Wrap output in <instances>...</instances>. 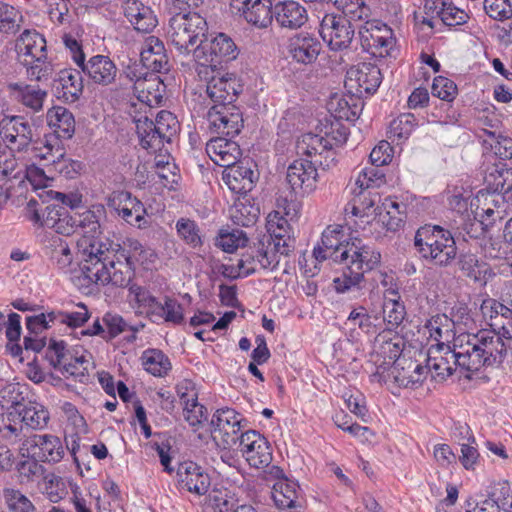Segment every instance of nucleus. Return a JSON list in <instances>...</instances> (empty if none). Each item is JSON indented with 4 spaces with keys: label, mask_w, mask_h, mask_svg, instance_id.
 <instances>
[{
    "label": "nucleus",
    "mask_w": 512,
    "mask_h": 512,
    "mask_svg": "<svg viewBox=\"0 0 512 512\" xmlns=\"http://www.w3.org/2000/svg\"><path fill=\"white\" fill-rule=\"evenodd\" d=\"M142 66L152 73L168 72L169 60L164 43L155 36H149L140 51Z\"/></svg>",
    "instance_id": "obj_26"
},
{
    "label": "nucleus",
    "mask_w": 512,
    "mask_h": 512,
    "mask_svg": "<svg viewBox=\"0 0 512 512\" xmlns=\"http://www.w3.org/2000/svg\"><path fill=\"white\" fill-rule=\"evenodd\" d=\"M3 497L10 512H34L35 507L32 502L19 490L5 488Z\"/></svg>",
    "instance_id": "obj_62"
},
{
    "label": "nucleus",
    "mask_w": 512,
    "mask_h": 512,
    "mask_svg": "<svg viewBox=\"0 0 512 512\" xmlns=\"http://www.w3.org/2000/svg\"><path fill=\"white\" fill-rule=\"evenodd\" d=\"M239 449L253 468H265L272 462V448L269 441L255 430L241 433Z\"/></svg>",
    "instance_id": "obj_13"
},
{
    "label": "nucleus",
    "mask_w": 512,
    "mask_h": 512,
    "mask_svg": "<svg viewBox=\"0 0 512 512\" xmlns=\"http://www.w3.org/2000/svg\"><path fill=\"white\" fill-rule=\"evenodd\" d=\"M344 265L342 275L333 280L334 289L337 293H346L353 288H359L360 283L364 280L361 271L355 270L349 263Z\"/></svg>",
    "instance_id": "obj_56"
},
{
    "label": "nucleus",
    "mask_w": 512,
    "mask_h": 512,
    "mask_svg": "<svg viewBox=\"0 0 512 512\" xmlns=\"http://www.w3.org/2000/svg\"><path fill=\"white\" fill-rule=\"evenodd\" d=\"M150 320L156 324L182 325L185 322L184 308L176 298L164 296L163 301L151 311Z\"/></svg>",
    "instance_id": "obj_35"
},
{
    "label": "nucleus",
    "mask_w": 512,
    "mask_h": 512,
    "mask_svg": "<svg viewBox=\"0 0 512 512\" xmlns=\"http://www.w3.org/2000/svg\"><path fill=\"white\" fill-rule=\"evenodd\" d=\"M293 249L289 242L283 241V243H280L279 241H275L271 243L267 241L265 248L263 243L262 248L256 249L258 265L262 269L274 270L279 264L280 255L288 256Z\"/></svg>",
    "instance_id": "obj_44"
},
{
    "label": "nucleus",
    "mask_w": 512,
    "mask_h": 512,
    "mask_svg": "<svg viewBox=\"0 0 512 512\" xmlns=\"http://www.w3.org/2000/svg\"><path fill=\"white\" fill-rule=\"evenodd\" d=\"M207 152L213 153L211 159L219 166L229 169L236 163L240 156V148L236 142L224 137L210 140L207 144Z\"/></svg>",
    "instance_id": "obj_37"
},
{
    "label": "nucleus",
    "mask_w": 512,
    "mask_h": 512,
    "mask_svg": "<svg viewBox=\"0 0 512 512\" xmlns=\"http://www.w3.org/2000/svg\"><path fill=\"white\" fill-rule=\"evenodd\" d=\"M383 312L385 314L384 320L390 331L396 329L403 322L406 315L404 304L392 297L384 301Z\"/></svg>",
    "instance_id": "obj_61"
},
{
    "label": "nucleus",
    "mask_w": 512,
    "mask_h": 512,
    "mask_svg": "<svg viewBox=\"0 0 512 512\" xmlns=\"http://www.w3.org/2000/svg\"><path fill=\"white\" fill-rule=\"evenodd\" d=\"M348 130L340 122L326 125L319 134L306 133L297 141L296 151L299 156L320 157L316 161L323 170L329 169L335 162V148L344 145L348 139Z\"/></svg>",
    "instance_id": "obj_3"
},
{
    "label": "nucleus",
    "mask_w": 512,
    "mask_h": 512,
    "mask_svg": "<svg viewBox=\"0 0 512 512\" xmlns=\"http://www.w3.org/2000/svg\"><path fill=\"white\" fill-rule=\"evenodd\" d=\"M112 242L95 239L83 250L81 264L84 280L97 285L128 287L135 275V266L111 251Z\"/></svg>",
    "instance_id": "obj_1"
},
{
    "label": "nucleus",
    "mask_w": 512,
    "mask_h": 512,
    "mask_svg": "<svg viewBox=\"0 0 512 512\" xmlns=\"http://www.w3.org/2000/svg\"><path fill=\"white\" fill-rule=\"evenodd\" d=\"M487 499L493 500L500 510H512V489L507 481L495 483L488 493Z\"/></svg>",
    "instance_id": "obj_64"
},
{
    "label": "nucleus",
    "mask_w": 512,
    "mask_h": 512,
    "mask_svg": "<svg viewBox=\"0 0 512 512\" xmlns=\"http://www.w3.org/2000/svg\"><path fill=\"white\" fill-rule=\"evenodd\" d=\"M52 315H55V311L26 317L27 335L23 339L25 350L41 352L47 346L48 336L43 333L50 329H53V333L58 330L56 320L52 318Z\"/></svg>",
    "instance_id": "obj_17"
},
{
    "label": "nucleus",
    "mask_w": 512,
    "mask_h": 512,
    "mask_svg": "<svg viewBox=\"0 0 512 512\" xmlns=\"http://www.w3.org/2000/svg\"><path fill=\"white\" fill-rule=\"evenodd\" d=\"M369 27L359 31L363 49L374 56H391L396 45L393 30L381 22L368 23Z\"/></svg>",
    "instance_id": "obj_14"
},
{
    "label": "nucleus",
    "mask_w": 512,
    "mask_h": 512,
    "mask_svg": "<svg viewBox=\"0 0 512 512\" xmlns=\"http://www.w3.org/2000/svg\"><path fill=\"white\" fill-rule=\"evenodd\" d=\"M414 246L421 258L438 266L449 265L457 255L453 235L438 225L420 227L414 237Z\"/></svg>",
    "instance_id": "obj_5"
},
{
    "label": "nucleus",
    "mask_w": 512,
    "mask_h": 512,
    "mask_svg": "<svg viewBox=\"0 0 512 512\" xmlns=\"http://www.w3.org/2000/svg\"><path fill=\"white\" fill-rule=\"evenodd\" d=\"M170 16L167 35L171 44L181 54L195 51V45L205 37L207 22L198 12L185 8L166 7Z\"/></svg>",
    "instance_id": "obj_4"
},
{
    "label": "nucleus",
    "mask_w": 512,
    "mask_h": 512,
    "mask_svg": "<svg viewBox=\"0 0 512 512\" xmlns=\"http://www.w3.org/2000/svg\"><path fill=\"white\" fill-rule=\"evenodd\" d=\"M491 228L492 222H485L484 220H479L476 217H467L459 229L461 230L460 233L463 235L464 240L467 241V238H469L480 242L487 234H489Z\"/></svg>",
    "instance_id": "obj_58"
},
{
    "label": "nucleus",
    "mask_w": 512,
    "mask_h": 512,
    "mask_svg": "<svg viewBox=\"0 0 512 512\" xmlns=\"http://www.w3.org/2000/svg\"><path fill=\"white\" fill-rule=\"evenodd\" d=\"M382 82L381 70L377 65L361 63L347 71L345 87L356 94H372L376 92Z\"/></svg>",
    "instance_id": "obj_20"
},
{
    "label": "nucleus",
    "mask_w": 512,
    "mask_h": 512,
    "mask_svg": "<svg viewBox=\"0 0 512 512\" xmlns=\"http://www.w3.org/2000/svg\"><path fill=\"white\" fill-rule=\"evenodd\" d=\"M48 126L53 130L56 140L71 139L75 133V119L67 108L55 106L48 110Z\"/></svg>",
    "instance_id": "obj_39"
},
{
    "label": "nucleus",
    "mask_w": 512,
    "mask_h": 512,
    "mask_svg": "<svg viewBox=\"0 0 512 512\" xmlns=\"http://www.w3.org/2000/svg\"><path fill=\"white\" fill-rule=\"evenodd\" d=\"M319 33L331 50L339 51L349 47L355 30L345 16L327 13L320 22Z\"/></svg>",
    "instance_id": "obj_9"
},
{
    "label": "nucleus",
    "mask_w": 512,
    "mask_h": 512,
    "mask_svg": "<svg viewBox=\"0 0 512 512\" xmlns=\"http://www.w3.org/2000/svg\"><path fill=\"white\" fill-rule=\"evenodd\" d=\"M164 91L165 85L160 77L157 73L150 72L148 77H144V81H140L135 86V93L140 102V110L144 109L147 113H153L152 108L162 103Z\"/></svg>",
    "instance_id": "obj_29"
},
{
    "label": "nucleus",
    "mask_w": 512,
    "mask_h": 512,
    "mask_svg": "<svg viewBox=\"0 0 512 512\" xmlns=\"http://www.w3.org/2000/svg\"><path fill=\"white\" fill-rule=\"evenodd\" d=\"M20 166L12 151L0 153V182L16 187Z\"/></svg>",
    "instance_id": "obj_53"
},
{
    "label": "nucleus",
    "mask_w": 512,
    "mask_h": 512,
    "mask_svg": "<svg viewBox=\"0 0 512 512\" xmlns=\"http://www.w3.org/2000/svg\"><path fill=\"white\" fill-rule=\"evenodd\" d=\"M111 251L115 252L135 266L136 262H143L147 258L148 250L136 239L127 238L123 244L112 243Z\"/></svg>",
    "instance_id": "obj_49"
},
{
    "label": "nucleus",
    "mask_w": 512,
    "mask_h": 512,
    "mask_svg": "<svg viewBox=\"0 0 512 512\" xmlns=\"http://www.w3.org/2000/svg\"><path fill=\"white\" fill-rule=\"evenodd\" d=\"M22 457H31L41 462L57 463L64 454L65 448L59 437L54 435H32L19 447Z\"/></svg>",
    "instance_id": "obj_8"
},
{
    "label": "nucleus",
    "mask_w": 512,
    "mask_h": 512,
    "mask_svg": "<svg viewBox=\"0 0 512 512\" xmlns=\"http://www.w3.org/2000/svg\"><path fill=\"white\" fill-rule=\"evenodd\" d=\"M370 361L375 365V377L379 381L393 382L399 387L416 388L423 382L428 374V368L423 367L410 354H369Z\"/></svg>",
    "instance_id": "obj_2"
},
{
    "label": "nucleus",
    "mask_w": 512,
    "mask_h": 512,
    "mask_svg": "<svg viewBox=\"0 0 512 512\" xmlns=\"http://www.w3.org/2000/svg\"><path fill=\"white\" fill-rule=\"evenodd\" d=\"M417 119L412 113H402L389 125L388 137L392 141L406 140L417 126Z\"/></svg>",
    "instance_id": "obj_51"
},
{
    "label": "nucleus",
    "mask_w": 512,
    "mask_h": 512,
    "mask_svg": "<svg viewBox=\"0 0 512 512\" xmlns=\"http://www.w3.org/2000/svg\"><path fill=\"white\" fill-rule=\"evenodd\" d=\"M81 71L97 85L108 86L117 76L116 64L106 55H94L80 67Z\"/></svg>",
    "instance_id": "obj_28"
},
{
    "label": "nucleus",
    "mask_w": 512,
    "mask_h": 512,
    "mask_svg": "<svg viewBox=\"0 0 512 512\" xmlns=\"http://www.w3.org/2000/svg\"><path fill=\"white\" fill-rule=\"evenodd\" d=\"M507 243L503 242L500 237H493L487 234L480 242H478L480 252L486 259L502 260L508 255Z\"/></svg>",
    "instance_id": "obj_55"
},
{
    "label": "nucleus",
    "mask_w": 512,
    "mask_h": 512,
    "mask_svg": "<svg viewBox=\"0 0 512 512\" xmlns=\"http://www.w3.org/2000/svg\"><path fill=\"white\" fill-rule=\"evenodd\" d=\"M376 210L382 217V221L386 224L388 230L396 231L405 222L407 206L398 202L396 197H386Z\"/></svg>",
    "instance_id": "obj_42"
},
{
    "label": "nucleus",
    "mask_w": 512,
    "mask_h": 512,
    "mask_svg": "<svg viewBox=\"0 0 512 512\" xmlns=\"http://www.w3.org/2000/svg\"><path fill=\"white\" fill-rule=\"evenodd\" d=\"M206 118L213 133L229 138L238 135L243 127L242 113L235 106L212 105L206 113Z\"/></svg>",
    "instance_id": "obj_16"
},
{
    "label": "nucleus",
    "mask_w": 512,
    "mask_h": 512,
    "mask_svg": "<svg viewBox=\"0 0 512 512\" xmlns=\"http://www.w3.org/2000/svg\"><path fill=\"white\" fill-rule=\"evenodd\" d=\"M23 426L33 430H42L47 427L50 420L48 409L38 402L29 401L19 409Z\"/></svg>",
    "instance_id": "obj_45"
},
{
    "label": "nucleus",
    "mask_w": 512,
    "mask_h": 512,
    "mask_svg": "<svg viewBox=\"0 0 512 512\" xmlns=\"http://www.w3.org/2000/svg\"><path fill=\"white\" fill-rule=\"evenodd\" d=\"M153 122L156 125L159 135H161L162 139L167 143H170L172 138L176 136L179 131V122L169 111L161 110L158 112Z\"/></svg>",
    "instance_id": "obj_54"
},
{
    "label": "nucleus",
    "mask_w": 512,
    "mask_h": 512,
    "mask_svg": "<svg viewBox=\"0 0 512 512\" xmlns=\"http://www.w3.org/2000/svg\"><path fill=\"white\" fill-rule=\"evenodd\" d=\"M81 72L72 68L61 70L52 83L54 95L66 103L76 102L84 88Z\"/></svg>",
    "instance_id": "obj_24"
},
{
    "label": "nucleus",
    "mask_w": 512,
    "mask_h": 512,
    "mask_svg": "<svg viewBox=\"0 0 512 512\" xmlns=\"http://www.w3.org/2000/svg\"><path fill=\"white\" fill-rule=\"evenodd\" d=\"M179 237L190 247L199 248L203 245L202 234L197 223L188 218H180L176 222Z\"/></svg>",
    "instance_id": "obj_52"
},
{
    "label": "nucleus",
    "mask_w": 512,
    "mask_h": 512,
    "mask_svg": "<svg viewBox=\"0 0 512 512\" xmlns=\"http://www.w3.org/2000/svg\"><path fill=\"white\" fill-rule=\"evenodd\" d=\"M447 322L448 316L446 314L435 315L428 321L426 326L430 330V338L436 342L431 345V348L435 346L438 350L447 348L448 352H455L457 345L454 335L451 334L452 331L450 329H442V326L446 325Z\"/></svg>",
    "instance_id": "obj_43"
},
{
    "label": "nucleus",
    "mask_w": 512,
    "mask_h": 512,
    "mask_svg": "<svg viewBox=\"0 0 512 512\" xmlns=\"http://www.w3.org/2000/svg\"><path fill=\"white\" fill-rule=\"evenodd\" d=\"M107 207L131 226L145 228L148 225L145 206L130 192L120 191L112 194L107 200Z\"/></svg>",
    "instance_id": "obj_12"
},
{
    "label": "nucleus",
    "mask_w": 512,
    "mask_h": 512,
    "mask_svg": "<svg viewBox=\"0 0 512 512\" xmlns=\"http://www.w3.org/2000/svg\"><path fill=\"white\" fill-rule=\"evenodd\" d=\"M273 20L282 29L296 30L308 21V12L297 1H279L274 5Z\"/></svg>",
    "instance_id": "obj_27"
},
{
    "label": "nucleus",
    "mask_w": 512,
    "mask_h": 512,
    "mask_svg": "<svg viewBox=\"0 0 512 512\" xmlns=\"http://www.w3.org/2000/svg\"><path fill=\"white\" fill-rule=\"evenodd\" d=\"M201 51L205 55V61L197 69L201 79H207V75L214 73L218 65L237 57V46L231 37L225 33H218L210 41L200 40L195 52Z\"/></svg>",
    "instance_id": "obj_6"
},
{
    "label": "nucleus",
    "mask_w": 512,
    "mask_h": 512,
    "mask_svg": "<svg viewBox=\"0 0 512 512\" xmlns=\"http://www.w3.org/2000/svg\"><path fill=\"white\" fill-rule=\"evenodd\" d=\"M342 234L339 230H325L322 233L321 243L314 248L313 255L316 260L332 259L336 263H343L341 253L346 250V242L341 241Z\"/></svg>",
    "instance_id": "obj_38"
},
{
    "label": "nucleus",
    "mask_w": 512,
    "mask_h": 512,
    "mask_svg": "<svg viewBox=\"0 0 512 512\" xmlns=\"http://www.w3.org/2000/svg\"><path fill=\"white\" fill-rule=\"evenodd\" d=\"M241 415L232 408L218 409L211 420L212 438L222 449H230L240 441Z\"/></svg>",
    "instance_id": "obj_7"
},
{
    "label": "nucleus",
    "mask_w": 512,
    "mask_h": 512,
    "mask_svg": "<svg viewBox=\"0 0 512 512\" xmlns=\"http://www.w3.org/2000/svg\"><path fill=\"white\" fill-rule=\"evenodd\" d=\"M223 180L232 192L247 194L254 187L257 173L250 167L248 161H239L227 169L223 175Z\"/></svg>",
    "instance_id": "obj_31"
},
{
    "label": "nucleus",
    "mask_w": 512,
    "mask_h": 512,
    "mask_svg": "<svg viewBox=\"0 0 512 512\" xmlns=\"http://www.w3.org/2000/svg\"><path fill=\"white\" fill-rule=\"evenodd\" d=\"M340 257L343 260L342 264L349 263L363 275L375 269L381 261L380 252L370 245L363 244L358 238L352 242H346V250H343Z\"/></svg>",
    "instance_id": "obj_18"
},
{
    "label": "nucleus",
    "mask_w": 512,
    "mask_h": 512,
    "mask_svg": "<svg viewBox=\"0 0 512 512\" xmlns=\"http://www.w3.org/2000/svg\"><path fill=\"white\" fill-rule=\"evenodd\" d=\"M480 311L483 318L488 321V325L494 334L497 335L498 342L500 337L512 338V311L506 308V304L488 298L483 300Z\"/></svg>",
    "instance_id": "obj_19"
},
{
    "label": "nucleus",
    "mask_w": 512,
    "mask_h": 512,
    "mask_svg": "<svg viewBox=\"0 0 512 512\" xmlns=\"http://www.w3.org/2000/svg\"><path fill=\"white\" fill-rule=\"evenodd\" d=\"M247 241L245 233L240 229H233L231 232L221 230L215 244L224 252L233 253L239 247L245 246Z\"/></svg>",
    "instance_id": "obj_60"
},
{
    "label": "nucleus",
    "mask_w": 512,
    "mask_h": 512,
    "mask_svg": "<svg viewBox=\"0 0 512 512\" xmlns=\"http://www.w3.org/2000/svg\"><path fill=\"white\" fill-rule=\"evenodd\" d=\"M103 205H94L92 209L85 210L82 213H74L76 222V231L81 230L84 234L95 238L100 233V217L104 215Z\"/></svg>",
    "instance_id": "obj_46"
},
{
    "label": "nucleus",
    "mask_w": 512,
    "mask_h": 512,
    "mask_svg": "<svg viewBox=\"0 0 512 512\" xmlns=\"http://www.w3.org/2000/svg\"><path fill=\"white\" fill-rule=\"evenodd\" d=\"M206 94L213 105L232 106L237 96L243 91V85L234 74H221L219 71L207 75L204 79Z\"/></svg>",
    "instance_id": "obj_11"
},
{
    "label": "nucleus",
    "mask_w": 512,
    "mask_h": 512,
    "mask_svg": "<svg viewBox=\"0 0 512 512\" xmlns=\"http://www.w3.org/2000/svg\"><path fill=\"white\" fill-rule=\"evenodd\" d=\"M14 99L30 109L34 113L39 112L43 108V103L47 97V92L41 89L38 85L26 83H11L9 84Z\"/></svg>",
    "instance_id": "obj_36"
},
{
    "label": "nucleus",
    "mask_w": 512,
    "mask_h": 512,
    "mask_svg": "<svg viewBox=\"0 0 512 512\" xmlns=\"http://www.w3.org/2000/svg\"><path fill=\"white\" fill-rule=\"evenodd\" d=\"M5 334L8 340L7 349L10 352H23L22 346L18 343L21 336V316L15 312L8 315L7 322H3Z\"/></svg>",
    "instance_id": "obj_59"
},
{
    "label": "nucleus",
    "mask_w": 512,
    "mask_h": 512,
    "mask_svg": "<svg viewBox=\"0 0 512 512\" xmlns=\"http://www.w3.org/2000/svg\"><path fill=\"white\" fill-rule=\"evenodd\" d=\"M154 113H140L133 116V121L136 125L137 135L140 140V145L146 150L152 152L160 151L165 143L161 135H159L156 125L153 122Z\"/></svg>",
    "instance_id": "obj_32"
},
{
    "label": "nucleus",
    "mask_w": 512,
    "mask_h": 512,
    "mask_svg": "<svg viewBox=\"0 0 512 512\" xmlns=\"http://www.w3.org/2000/svg\"><path fill=\"white\" fill-rule=\"evenodd\" d=\"M15 50L22 65L47 60L46 39L36 30H24L16 40Z\"/></svg>",
    "instance_id": "obj_21"
},
{
    "label": "nucleus",
    "mask_w": 512,
    "mask_h": 512,
    "mask_svg": "<svg viewBox=\"0 0 512 512\" xmlns=\"http://www.w3.org/2000/svg\"><path fill=\"white\" fill-rule=\"evenodd\" d=\"M34 131L22 116H12L0 123V134L10 151H26L34 141Z\"/></svg>",
    "instance_id": "obj_15"
},
{
    "label": "nucleus",
    "mask_w": 512,
    "mask_h": 512,
    "mask_svg": "<svg viewBox=\"0 0 512 512\" xmlns=\"http://www.w3.org/2000/svg\"><path fill=\"white\" fill-rule=\"evenodd\" d=\"M28 438L24 434V426L20 419L19 410H7L0 414V439L13 445Z\"/></svg>",
    "instance_id": "obj_40"
},
{
    "label": "nucleus",
    "mask_w": 512,
    "mask_h": 512,
    "mask_svg": "<svg viewBox=\"0 0 512 512\" xmlns=\"http://www.w3.org/2000/svg\"><path fill=\"white\" fill-rule=\"evenodd\" d=\"M447 316L448 321H451L459 330L471 329L475 324L471 310L468 305L463 302L455 303Z\"/></svg>",
    "instance_id": "obj_63"
},
{
    "label": "nucleus",
    "mask_w": 512,
    "mask_h": 512,
    "mask_svg": "<svg viewBox=\"0 0 512 512\" xmlns=\"http://www.w3.org/2000/svg\"><path fill=\"white\" fill-rule=\"evenodd\" d=\"M381 167L371 164L370 167L361 170L355 182V185L361 188V193L363 189L377 188L385 183V173Z\"/></svg>",
    "instance_id": "obj_57"
},
{
    "label": "nucleus",
    "mask_w": 512,
    "mask_h": 512,
    "mask_svg": "<svg viewBox=\"0 0 512 512\" xmlns=\"http://www.w3.org/2000/svg\"><path fill=\"white\" fill-rule=\"evenodd\" d=\"M288 50L295 61L307 65L317 59L321 51V43L313 35L301 32L290 38Z\"/></svg>",
    "instance_id": "obj_30"
},
{
    "label": "nucleus",
    "mask_w": 512,
    "mask_h": 512,
    "mask_svg": "<svg viewBox=\"0 0 512 512\" xmlns=\"http://www.w3.org/2000/svg\"><path fill=\"white\" fill-rule=\"evenodd\" d=\"M126 322L120 315L106 313L102 318V323L97 318L93 325L82 330V335H98L105 340L112 339L126 330Z\"/></svg>",
    "instance_id": "obj_41"
},
{
    "label": "nucleus",
    "mask_w": 512,
    "mask_h": 512,
    "mask_svg": "<svg viewBox=\"0 0 512 512\" xmlns=\"http://www.w3.org/2000/svg\"><path fill=\"white\" fill-rule=\"evenodd\" d=\"M46 253L60 270H66L73 260L68 243L59 236H52L48 240Z\"/></svg>",
    "instance_id": "obj_47"
},
{
    "label": "nucleus",
    "mask_w": 512,
    "mask_h": 512,
    "mask_svg": "<svg viewBox=\"0 0 512 512\" xmlns=\"http://www.w3.org/2000/svg\"><path fill=\"white\" fill-rule=\"evenodd\" d=\"M177 484L179 489L201 496L208 492L210 476L193 461H185L177 468Z\"/></svg>",
    "instance_id": "obj_23"
},
{
    "label": "nucleus",
    "mask_w": 512,
    "mask_h": 512,
    "mask_svg": "<svg viewBox=\"0 0 512 512\" xmlns=\"http://www.w3.org/2000/svg\"><path fill=\"white\" fill-rule=\"evenodd\" d=\"M124 15L137 31L150 32L157 25V18L149 6L139 0H125Z\"/></svg>",
    "instance_id": "obj_34"
},
{
    "label": "nucleus",
    "mask_w": 512,
    "mask_h": 512,
    "mask_svg": "<svg viewBox=\"0 0 512 512\" xmlns=\"http://www.w3.org/2000/svg\"><path fill=\"white\" fill-rule=\"evenodd\" d=\"M26 386L6 383L0 387V405L7 410H19L25 400Z\"/></svg>",
    "instance_id": "obj_50"
},
{
    "label": "nucleus",
    "mask_w": 512,
    "mask_h": 512,
    "mask_svg": "<svg viewBox=\"0 0 512 512\" xmlns=\"http://www.w3.org/2000/svg\"><path fill=\"white\" fill-rule=\"evenodd\" d=\"M78 308V311L73 312L55 311V315H52L60 333H66L70 329L81 327L88 321L90 314L87 307L84 304H79Z\"/></svg>",
    "instance_id": "obj_48"
},
{
    "label": "nucleus",
    "mask_w": 512,
    "mask_h": 512,
    "mask_svg": "<svg viewBox=\"0 0 512 512\" xmlns=\"http://www.w3.org/2000/svg\"><path fill=\"white\" fill-rule=\"evenodd\" d=\"M230 5L256 28H267L273 21L274 6L270 0H231Z\"/></svg>",
    "instance_id": "obj_22"
},
{
    "label": "nucleus",
    "mask_w": 512,
    "mask_h": 512,
    "mask_svg": "<svg viewBox=\"0 0 512 512\" xmlns=\"http://www.w3.org/2000/svg\"><path fill=\"white\" fill-rule=\"evenodd\" d=\"M271 473L276 477L272 488V498L280 508H292L298 499V484L286 478L278 466H272Z\"/></svg>",
    "instance_id": "obj_33"
},
{
    "label": "nucleus",
    "mask_w": 512,
    "mask_h": 512,
    "mask_svg": "<svg viewBox=\"0 0 512 512\" xmlns=\"http://www.w3.org/2000/svg\"><path fill=\"white\" fill-rule=\"evenodd\" d=\"M320 157L301 156L294 160L287 169L286 180L295 193L309 194L316 188L317 166Z\"/></svg>",
    "instance_id": "obj_10"
},
{
    "label": "nucleus",
    "mask_w": 512,
    "mask_h": 512,
    "mask_svg": "<svg viewBox=\"0 0 512 512\" xmlns=\"http://www.w3.org/2000/svg\"><path fill=\"white\" fill-rule=\"evenodd\" d=\"M43 358L56 371L64 377H73L79 382H85L88 378V360L83 355L74 357L73 354H42Z\"/></svg>",
    "instance_id": "obj_25"
}]
</instances>
